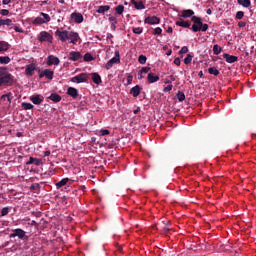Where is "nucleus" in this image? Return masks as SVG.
Instances as JSON below:
<instances>
[{"label":"nucleus","mask_w":256,"mask_h":256,"mask_svg":"<svg viewBox=\"0 0 256 256\" xmlns=\"http://www.w3.org/2000/svg\"><path fill=\"white\" fill-rule=\"evenodd\" d=\"M15 84V76L9 73L7 68H0V87H13Z\"/></svg>","instance_id":"nucleus-1"},{"label":"nucleus","mask_w":256,"mask_h":256,"mask_svg":"<svg viewBox=\"0 0 256 256\" xmlns=\"http://www.w3.org/2000/svg\"><path fill=\"white\" fill-rule=\"evenodd\" d=\"M191 21L194 23L191 27L194 33H199V31L205 32L207 29H209V24H203L201 17L192 16Z\"/></svg>","instance_id":"nucleus-2"},{"label":"nucleus","mask_w":256,"mask_h":256,"mask_svg":"<svg viewBox=\"0 0 256 256\" xmlns=\"http://www.w3.org/2000/svg\"><path fill=\"white\" fill-rule=\"evenodd\" d=\"M49 21H51V16H49V14L47 13H40V16L36 17L32 24L33 25H43L45 23H49Z\"/></svg>","instance_id":"nucleus-3"},{"label":"nucleus","mask_w":256,"mask_h":256,"mask_svg":"<svg viewBox=\"0 0 256 256\" xmlns=\"http://www.w3.org/2000/svg\"><path fill=\"white\" fill-rule=\"evenodd\" d=\"M10 239H15V237H18V239L23 240L27 239V232L21 228H16L12 230V233L9 234Z\"/></svg>","instance_id":"nucleus-4"},{"label":"nucleus","mask_w":256,"mask_h":256,"mask_svg":"<svg viewBox=\"0 0 256 256\" xmlns=\"http://www.w3.org/2000/svg\"><path fill=\"white\" fill-rule=\"evenodd\" d=\"M89 81V74L81 73L71 78L72 83H87Z\"/></svg>","instance_id":"nucleus-5"},{"label":"nucleus","mask_w":256,"mask_h":256,"mask_svg":"<svg viewBox=\"0 0 256 256\" xmlns=\"http://www.w3.org/2000/svg\"><path fill=\"white\" fill-rule=\"evenodd\" d=\"M117 63H121V56L119 55V51H116L115 57H113L106 63L105 69L109 70L113 67V65H115Z\"/></svg>","instance_id":"nucleus-6"},{"label":"nucleus","mask_w":256,"mask_h":256,"mask_svg":"<svg viewBox=\"0 0 256 256\" xmlns=\"http://www.w3.org/2000/svg\"><path fill=\"white\" fill-rule=\"evenodd\" d=\"M55 35H56V37H58L59 40L62 41V43L69 41V31H67V30L61 31V30L57 29L55 31Z\"/></svg>","instance_id":"nucleus-7"},{"label":"nucleus","mask_w":256,"mask_h":256,"mask_svg":"<svg viewBox=\"0 0 256 256\" xmlns=\"http://www.w3.org/2000/svg\"><path fill=\"white\" fill-rule=\"evenodd\" d=\"M38 41H40V43H43L45 41H47L48 43H52L53 36H51V34H49V32L42 31L39 34Z\"/></svg>","instance_id":"nucleus-8"},{"label":"nucleus","mask_w":256,"mask_h":256,"mask_svg":"<svg viewBox=\"0 0 256 256\" xmlns=\"http://www.w3.org/2000/svg\"><path fill=\"white\" fill-rule=\"evenodd\" d=\"M144 23L147 25H159V23H161V18L157 16H148L145 18Z\"/></svg>","instance_id":"nucleus-9"},{"label":"nucleus","mask_w":256,"mask_h":256,"mask_svg":"<svg viewBox=\"0 0 256 256\" xmlns=\"http://www.w3.org/2000/svg\"><path fill=\"white\" fill-rule=\"evenodd\" d=\"M59 63H61V60H59V57L54 56V55H49L47 57V61H46V65H48V67H51V65H59Z\"/></svg>","instance_id":"nucleus-10"},{"label":"nucleus","mask_w":256,"mask_h":256,"mask_svg":"<svg viewBox=\"0 0 256 256\" xmlns=\"http://www.w3.org/2000/svg\"><path fill=\"white\" fill-rule=\"evenodd\" d=\"M53 75H55V72L49 69H45L39 74V78L43 79V77H46V79H49V81H53Z\"/></svg>","instance_id":"nucleus-11"},{"label":"nucleus","mask_w":256,"mask_h":256,"mask_svg":"<svg viewBox=\"0 0 256 256\" xmlns=\"http://www.w3.org/2000/svg\"><path fill=\"white\" fill-rule=\"evenodd\" d=\"M79 39V33L73 31L68 32V41H70L72 45H77Z\"/></svg>","instance_id":"nucleus-12"},{"label":"nucleus","mask_w":256,"mask_h":256,"mask_svg":"<svg viewBox=\"0 0 256 256\" xmlns=\"http://www.w3.org/2000/svg\"><path fill=\"white\" fill-rule=\"evenodd\" d=\"M71 19L76 23H83V14L74 12L70 15Z\"/></svg>","instance_id":"nucleus-13"},{"label":"nucleus","mask_w":256,"mask_h":256,"mask_svg":"<svg viewBox=\"0 0 256 256\" xmlns=\"http://www.w3.org/2000/svg\"><path fill=\"white\" fill-rule=\"evenodd\" d=\"M81 57H82L81 52H75V51L70 52L68 55L69 61H79Z\"/></svg>","instance_id":"nucleus-14"},{"label":"nucleus","mask_w":256,"mask_h":256,"mask_svg":"<svg viewBox=\"0 0 256 256\" xmlns=\"http://www.w3.org/2000/svg\"><path fill=\"white\" fill-rule=\"evenodd\" d=\"M223 59L226 60V62L228 63H235L239 60V58L237 56H233V55H230V54H227V53H224L222 55Z\"/></svg>","instance_id":"nucleus-15"},{"label":"nucleus","mask_w":256,"mask_h":256,"mask_svg":"<svg viewBox=\"0 0 256 256\" xmlns=\"http://www.w3.org/2000/svg\"><path fill=\"white\" fill-rule=\"evenodd\" d=\"M67 95L72 97V99H77V97H79V90H77L76 88H73V87H69L67 89Z\"/></svg>","instance_id":"nucleus-16"},{"label":"nucleus","mask_w":256,"mask_h":256,"mask_svg":"<svg viewBox=\"0 0 256 256\" xmlns=\"http://www.w3.org/2000/svg\"><path fill=\"white\" fill-rule=\"evenodd\" d=\"M37 69L35 64H30L26 66L25 73L28 77H33V72Z\"/></svg>","instance_id":"nucleus-17"},{"label":"nucleus","mask_w":256,"mask_h":256,"mask_svg":"<svg viewBox=\"0 0 256 256\" xmlns=\"http://www.w3.org/2000/svg\"><path fill=\"white\" fill-rule=\"evenodd\" d=\"M130 95H132L133 97H139V95H141V86L136 85L132 87L130 90Z\"/></svg>","instance_id":"nucleus-18"},{"label":"nucleus","mask_w":256,"mask_h":256,"mask_svg":"<svg viewBox=\"0 0 256 256\" xmlns=\"http://www.w3.org/2000/svg\"><path fill=\"white\" fill-rule=\"evenodd\" d=\"M147 79L148 83H157V81H159V76L153 72H150L147 76Z\"/></svg>","instance_id":"nucleus-19"},{"label":"nucleus","mask_w":256,"mask_h":256,"mask_svg":"<svg viewBox=\"0 0 256 256\" xmlns=\"http://www.w3.org/2000/svg\"><path fill=\"white\" fill-rule=\"evenodd\" d=\"M30 101H32L34 105H41V103H43V98L39 95H33L30 97Z\"/></svg>","instance_id":"nucleus-20"},{"label":"nucleus","mask_w":256,"mask_h":256,"mask_svg":"<svg viewBox=\"0 0 256 256\" xmlns=\"http://www.w3.org/2000/svg\"><path fill=\"white\" fill-rule=\"evenodd\" d=\"M131 5H134L135 9L137 10H143L145 9V4H143V1H135V0H131L130 1Z\"/></svg>","instance_id":"nucleus-21"},{"label":"nucleus","mask_w":256,"mask_h":256,"mask_svg":"<svg viewBox=\"0 0 256 256\" xmlns=\"http://www.w3.org/2000/svg\"><path fill=\"white\" fill-rule=\"evenodd\" d=\"M178 27H184V29H189L191 27V22L185 20L176 21Z\"/></svg>","instance_id":"nucleus-22"},{"label":"nucleus","mask_w":256,"mask_h":256,"mask_svg":"<svg viewBox=\"0 0 256 256\" xmlns=\"http://www.w3.org/2000/svg\"><path fill=\"white\" fill-rule=\"evenodd\" d=\"M193 15H195V11L188 9V10H183L181 17H183L184 19H187L189 17H193Z\"/></svg>","instance_id":"nucleus-23"},{"label":"nucleus","mask_w":256,"mask_h":256,"mask_svg":"<svg viewBox=\"0 0 256 256\" xmlns=\"http://www.w3.org/2000/svg\"><path fill=\"white\" fill-rule=\"evenodd\" d=\"M92 81L95 85H101V75H99V73H92Z\"/></svg>","instance_id":"nucleus-24"},{"label":"nucleus","mask_w":256,"mask_h":256,"mask_svg":"<svg viewBox=\"0 0 256 256\" xmlns=\"http://www.w3.org/2000/svg\"><path fill=\"white\" fill-rule=\"evenodd\" d=\"M48 99H50V101H53L54 103H59V101H61V95L57 94V93H52Z\"/></svg>","instance_id":"nucleus-25"},{"label":"nucleus","mask_w":256,"mask_h":256,"mask_svg":"<svg viewBox=\"0 0 256 256\" xmlns=\"http://www.w3.org/2000/svg\"><path fill=\"white\" fill-rule=\"evenodd\" d=\"M111 9V6L105 5V6H99L98 9L96 10V13L104 14L107 13Z\"/></svg>","instance_id":"nucleus-26"},{"label":"nucleus","mask_w":256,"mask_h":256,"mask_svg":"<svg viewBox=\"0 0 256 256\" xmlns=\"http://www.w3.org/2000/svg\"><path fill=\"white\" fill-rule=\"evenodd\" d=\"M12 99H13V93L11 92L1 96V101H8L9 104H11Z\"/></svg>","instance_id":"nucleus-27"},{"label":"nucleus","mask_w":256,"mask_h":256,"mask_svg":"<svg viewBox=\"0 0 256 256\" xmlns=\"http://www.w3.org/2000/svg\"><path fill=\"white\" fill-rule=\"evenodd\" d=\"M67 183H69V178H64L56 183V187H57V189H61V187H65V185H67Z\"/></svg>","instance_id":"nucleus-28"},{"label":"nucleus","mask_w":256,"mask_h":256,"mask_svg":"<svg viewBox=\"0 0 256 256\" xmlns=\"http://www.w3.org/2000/svg\"><path fill=\"white\" fill-rule=\"evenodd\" d=\"M9 63H11V58H9V56H0L1 65H9Z\"/></svg>","instance_id":"nucleus-29"},{"label":"nucleus","mask_w":256,"mask_h":256,"mask_svg":"<svg viewBox=\"0 0 256 256\" xmlns=\"http://www.w3.org/2000/svg\"><path fill=\"white\" fill-rule=\"evenodd\" d=\"M238 5H242V7L249 8L251 7V0H237Z\"/></svg>","instance_id":"nucleus-30"},{"label":"nucleus","mask_w":256,"mask_h":256,"mask_svg":"<svg viewBox=\"0 0 256 256\" xmlns=\"http://www.w3.org/2000/svg\"><path fill=\"white\" fill-rule=\"evenodd\" d=\"M125 11V6L123 5H118L116 8H115V13L116 15H123V12Z\"/></svg>","instance_id":"nucleus-31"},{"label":"nucleus","mask_w":256,"mask_h":256,"mask_svg":"<svg viewBox=\"0 0 256 256\" xmlns=\"http://www.w3.org/2000/svg\"><path fill=\"white\" fill-rule=\"evenodd\" d=\"M9 49V43L5 41H0V52L7 51Z\"/></svg>","instance_id":"nucleus-32"},{"label":"nucleus","mask_w":256,"mask_h":256,"mask_svg":"<svg viewBox=\"0 0 256 256\" xmlns=\"http://www.w3.org/2000/svg\"><path fill=\"white\" fill-rule=\"evenodd\" d=\"M21 105L25 111H29L30 109H33V107H34L33 104H31L29 102H23Z\"/></svg>","instance_id":"nucleus-33"},{"label":"nucleus","mask_w":256,"mask_h":256,"mask_svg":"<svg viewBox=\"0 0 256 256\" xmlns=\"http://www.w3.org/2000/svg\"><path fill=\"white\" fill-rule=\"evenodd\" d=\"M221 51H222L221 46H219V45H217V44H215V45L213 46V53H214V55H220V54H221Z\"/></svg>","instance_id":"nucleus-34"},{"label":"nucleus","mask_w":256,"mask_h":256,"mask_svg":"<svg viewBox=\"0 0 256 256\" xmlns=\"http://www.w3.org/2000/svg\"><path fill=\"white\" fill-rule=\"evenodd\" d=\"M208 73H209L210 75H215V77H217V75H219V70L216 69L215 67H210V68L208 69Z\"/></svg>","instance_id":"nucleus-35"},{"label":"nucleus","mask_w":256,"mask_h":256,"mask_svg":"<svg viewBox=\"0 0 256 256\" xmlns=\"http://www.w3.org/2000/svg\"><path fill=\"white\" fill-rule=\"evenodd\" d=\"M39 165V159L30 157L29 161L26 163V165Z\"/></svg>","instance_id":"nucleus-36"},{"label":"nucleus","mask_w":256,"mask_h":256,"mask_svg":"<svg viewBox=\"0 0 256 256\" xmlns=\"http://www.w3.org/2000/svg\"><path fill=\"white\" fill-rule=\"evenodd\" d=\"M138 62L140 63V65H145L147 63V56L145 55H140L138 57Z\"/></svg>","instance_id":"nucleus-37"},{"label":"nucleus","mask_w":256,"mask_h":256,"mask_svg":"<svg viewBox=\"0 0 256 256\" xmlns=\"http://www.w3.org/2000/svg\"><path fill=\"white\" fill-rule=\"evenodd\" d=\"M41 189V184L39 183H34L30 186V191H39Z\"/></svg>","instance_id":"nucleus-38"},{"label":"nucleus","mask_w":256,"mask_h":256,"mask_svg":"<svg viewBox=\"0 0 256 256\" xmlns=\"http://www.w3.org/2000/svg\"><path fill=\"white\" fill-rule=\"evenodd\" d=\"M177 99L178 101H180V103H182V101H185V93H183L182 91H179L177 93Z\"/></svg>","instance_id":"nucleus-39"},{"label":"nucleus","mask_w":256,"mask_h":256,"mask_svg":"<svg viewBox=\"0 0 256 256\" xmlns=\"http://www.w3.org/2000/svg\"><path fill=\"white\" fill-rule=\"evenodd\" d=\"M192 61H193V55L187 54V57L184 59L185 65L191 64Z\"/></svg>","instance_id":"nucleus-40"},{"label":"nucleus","mask_w":256,"mask_h":256,"mask_svg":"<svg viewBox=\"0 0 256 256\" xmlns=\"http://www.w3.org/2000/svg\"><path fill=\"white\" fill-rule=\"evenodd\" d=\"M84 61L86 62L93 61V55H91V53H86L84 55Z\"/></svg>","instance_id":"nucleus-41"},{"label":"nucleus","mask_w":256,"mask_h":256,"mask_svg":"<svg viewBox=\"0 0 256 256\" xmlns=\"http://www.w3.org/2000/svg\"><path fill=\"white\" fill-rule=\"evenodd\" d=\"M132 31L133 33H135V35H141V33H143V28L141 27L133 28Z\"/></svg>","instance_id":"nucleus-42"},{"label":"nucleus","mask_w":256,"mask_h":256,"mask_svg":"<svg viewBox=\"0 0 256 256\" xmlns=\"http://www.w3.org/2000/svg\"><path fill=\"white\" fill-rule=\"evenodd\" d=\"M163 33V29L161 27H156L153 31V35H161Z\"/></svg>","instance_id":"nucleus-43"},{"label":"nucleus","mask_w":256,"mask_h":256,"mask_svg":"<svg viewBox=\"0 0 256 256\" xmlns=\"http://www.w3.org/2000/svg\"><path fill=\"white\" fill-rule=\"evenodd\" d=\"M4 25H7V27H13V20L11 19H4Z\"/></svg>","instance_id":"nucleus-44"},{"label":"nucleus","mask_w":256,"mask_h":256,"mask_svg":"<svg viewBox=\"0 0 256 256\" xmlns=\"http://www.w3.org/2000/svg\"><path fill=\"white\" fill-rule=\"evenodd\" d=\"M188 52H189V48L187 46H184L179 51V55H184V53H188Z\"/></svg>","instance_id":"nucleus-45"},{"label":"nucleus","mask_w":256,"mask_h":256,"mask_svg":"<svg viewBox=\"0 0 256 256\" xmlns=\"http://www.w3.org/2000/svg\"><path fill=\"white\" fill-rule=\"evenodd\" d=\"M5 215H9V208L5 207L1 210V216L5 217Z\"/></svg>","instance_id":"nucleus-46"},{"label":"nucleus","mask_w":256,"mask_h":256,"mask_svg":"<svg viewBox=\"0 0 256 256\" xmlns=\"http://www.w3.org/2000/svg\"><path fill=\"white\" fill-rule=\"evenodd\" d=\"M245 17V13L243 11H238L236 13V19H243Z\"/></svg>","instance_id":"nucleus-47"},{"label":"nucleus","mask_w":256,"mask_h":256,"mask_svg":"<svg viewBox=\"0 0 256 256\" xmlns=\"http://www.w3.org/2000/svg\"><path fill=\"white\" fill-rule=\"evenodd\" d=\"M173 90V85H168V86H166L164 89H163V91H164V93H169V91H172Z\"/></svg>","instance_id":"nucleus-48"},{"label":"nucleus","mask_w":256,"mask_h":256,"mask_svg":"<svg viewBox=\"0 0 256 256\" xmlns=\"http://www.w3.org/2000/svg\"><path fill=\"white\" fill-rule=\"evenodd\" d=\"M174 65H177V67L181 66V59L180 58H175L174 59Z\"/></svg>","instance_id":"nucleus-49"},{"label":"nucleus","mask_w":256,"mask_h":256,"mask_svg":"<svg viewBox=\"0 0 256 256\" xmlns=\"http://www.w3.org/2000/svg\"><path fill=\"white\" fill-rule=\"evenodd\" d=\"M28 225H31L32 227H39V223H37L35 220L29 222Z\"/></svg>","instance_id":"nucleus-50"},{"label":"nucleus","mask_w":256,"mask_h":256,"mask_svg":"<svg viewBox=\"0 0 256 256\" xmlns=\"http://www.w3.org/2000/svg\"><path fill=\"white\" fill-rule=\"evenodd\" d=\"M148 71H151V68H150V67H143V68L140 70V73H147Z\"/></svg>","instance_id":"nucleus-51"},{"label":"nucleus","mask_w":256,"mask_h":256,"mask_svg":"<svg viewBox=\"0 0 256 256\" xmlns=\"http://www.w3.org/2000/svg\"><path fill=\"white\" fill-rule=\"evenodd\" d=\"M0 13H1V15H3V16H7V15H9V10H7V9H2V10L0 11Z\"/></svg>","instance_id":"nucleus-52"},{"label":"nucleus","mask_w":256,"mask_h":256,"mask_svg":"<svg viewBox=\"0 0 256 256\" xmlns=\"http://www.w3.org/2000/svg\"><path fill=\"white\" fill-rule=\"evenodd\" d=\"M109 21H110V23H117V18L114 16H110Z\"/></svg>","instance_id":"nucleus-53"},{"label":"nucleus","mask_w":256,"mask_h":256,"mask_svg":"<svg viewBox=\"0 0 256 256\" xmlns=\"http://www.w3.org/2000/svg\"><path fill=\"white\" fill-rule=\"evenodd\" d=\"M100 133H101V135H103V136L109 135V130H107V129H102V130L100 131Z\"/></svg>","instance_id":"nucleus-54"},{"label":"nucleus","mask_w":256,"mask_h":256,"mask_svg":"<svg viewBox=\"0 0 256 256\" xmlns=\"http://www.w3.org/2000/svg\"><path fill=\"white\" fill-rule=\"evenodd\" d=\"M14 30L16 31V33H23V28H19V26H15Z\"/></svg>","instance_id":"nucleus-55"},{"label":"nucleus","mask_w":256,"mask_h":256,"mask_svg":"<svg viewBox=\"0 0 256 256\" xmlns=\"http://www.w3.org/2000/svg\"><path fill=\"white\" fill-rule=\"evenodd\" d=\"M111 29L112 31H115V29H117V23L115 22L111 23Z\"/></svg>","instance_id":"nucleus-56"},{"label":"nucleus","mask_w":256,"mask_h":256,"mask_svg":"<svg viewBox=\"0 0 256 256\" xmlns=\"http://www.w3.org/2000/svg\"><path fill=\"white\" fill-rule=\"evenodd\" d=\"M245 25H247V23L244 22V21H240V22L238 23V27H245Z\"/></svg>","instance_id":"nucleus-57"},{"label":"nucleus","mask_w":256,"mask_h":256,"mask_svg":"<svg viewBox=\"0 0 256 256\" xmlns=\"http://www.w3.org/2000/svg\"><path fill=\"white\" fill-rule=\"evenodd\" d=\"M140 112H141V108L140 107H138L136 110L133 111L134 115H137Z\"/></svg>","instance_id":"nucleus-58"},{"label":"nucleus","mask_w":256,"mask_h":256,"mask_svg":"<svg viewBox=\"0 0 256 256\" xmlns=\"http://www.w3.org/2000/svg\"><path fill=\"white\" fill-rule=\"evenodd\" d=\"M3 5H9L11 3V0H2Z\"/></svg>","instance_id":"nucleus-59"},{"label":"nucleus","mask_w":256,"mask_h":256,"mask_svg":"<svg viewBox=\"0 0 256 256\" xmlns=\"http://www.w3.org/2000/svg\"><path fill=\"white\" fill-rule=\"evenodd\" d=\"M167 33H173V27L169 26L166 30Z\"/></svg>","instance_id":"nucleus-60"},{"label":"nucleus","mask_w":256,"mask_h":256,"mask_svg":"<svg viewBox=\"0 0 256 256\" xmlns=\"http://www.w3.org/2000/svg\"><path fill=\"white\" fill-rule=\"evenodd\" d=\"M49 155H51V151H45L44 152V157H49Z\"/></svg>","instance_id":"nucleus-61"},{"label":"nucleus","mask_w":256,"mask_h":256,"mask_svg":"<svg viewBox=\"0 0 256 256\" xmlns=\"http://www.w3.org/2000/svg\"><path fill=\"white\" fill-rule=\"evenodd\" d=\"M2 25H5V19H0V27H2Z\"/></svg>","instance_id":"nucleus-62"},{"label":"nucleus","mask_w":256,"mask_h":256,"mask_svg":"<svg viewBox=\"0 0 256 256\" xmlns=\"http://www.w3.org/2000/svg\"><path fill=\"white\" fill-rule=\"evenodd\" d=\"M107 39H113V34L108 33V34H107Z\"/></svg>","instance_id":"nucleus-63"},{"label":"nucleus","mask_w":256,"mask_h":256,"mask_svg":"<svg viewBox=\"0 0 256 256\" xmlns=\"http://www.w3.org/2000/svg\"><path fill=\"white\" fill-rule=\"evenodd\" d=\"M198 77H203V71H200V72L198 73Z\"/></svg>","instance_id":"nucleus-64"}]
</instances>
